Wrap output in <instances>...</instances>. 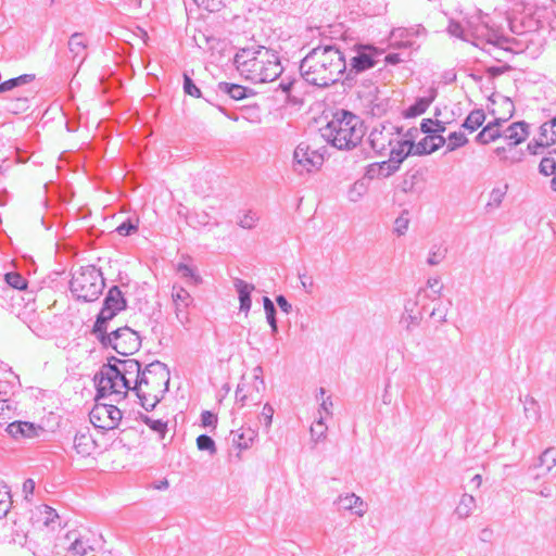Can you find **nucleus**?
Here are the masks:
<instances>
[{
	"label": "nucleus",
	"mask_w": 556,
	"mask_h": 556,
	"mask_svg": "<svg viewBox=\"0 0 556 556\" xmlns=\"http://www.w3.org/2000/svg\"><path fill=\"white\" fill-rule=\"evenodd\" d=\"M444 142L446 144V148L450 151H453L457 148L465 146L467 143V138L463 131H454L447 136L446 140H444L443 143Z\"/></svg>",
	"instance_id": "nucleus-33"
},
{
	"label": "nucleus",
	"mask_w": 556,
	"mask_h": 556,
	"mask_svg": "<svg viewBox=\"0 0 556 556\" xmlns=\"http://www.w3.org/2000/svg\"><path fill=\"white\" fill-rule=\"evenodd\" d=\"M219 90L229 94L235 100H242L247 96V89L240 85L220 83Z\"/></svg>",
	"instance_id": "nucleus-31"
},
{
	"label": "nucleus",
	"mask_w": 556,
	"mask_h": 556,
	"mask_svg": "<svg viewBox=\"0 0 556 556\" xmlns=\"http://www.w3.org/2000/svg\"><path fill=\"white\" fill-rule=\"evenodd\" d=\"M103 288L102 275L94 266L80 267L72 276V294L77 300L94 301L101 295Z\"/></svg>",
	"instance_id": "nucleus-7"
},
{
	"label": "nucleus",
	"mask_w": 556,
	"mask_h": 556,
	"mask_svg": "<svg viewBox=\"0 0 556 556\" xmlns=\"http://www.w3.org/2000/svg\"><path fill=\"white\" fill-rule=\"evenodd\" d=\"M343 502L345 503V508H348V509H355L357 515L363 516V514H364V509H363L364 504H363V501L359 497H357L354 494L346 495L343 498Z\"/></svg>",
	"instance_id": "nucleus-38"
},
{
	"label": "nucleus",
	"mask_w": 556,
	"mask_h": 556,
	"mask_svg": "<svg viewBox=\"0 0 556 556\" xmlns=\"http://www.w3.org/2000/svg\"><path fill=\"white\" fill-rule=\"evenodd\" d=\"M304 79L316 86L336 83L345 70V60L333 47L316 48L301 62Z\"/></svg>",
	"instance_id": "nucleus-2"
},
{
	"label": "nucleus",
	"mask_w": 556,
	"mask_h": 556,
	"mask_svg": "<svg viewBox=\"0 0 556 556\" xmlns=\"http://www.w3.org/2000/svg\"><path fill=\"white\" fill-rule=\"evenodd\" d=\"M88 42L79 34L72 35V62H77V70L74 74L77 77L88 55Z\"/></svg>",
	"instance_id": "nucleus-18"
},
{
	"label": "nucleus",
	"mask_w": 556,
	"mask_h": 556,
	"mask_svg": "<svg viewBox=\"0 0 556 556\" xmlns=\"http://www.w3.org/2000/svg\"><path fill=\"white\" fill-rule=\"evenodd\" d=\"M56 345L59 348L66 349V346H67L66 340L65 339L61 340L60 342L56 343Z\"/></svg>",
	"instance_id": "nucleus-53"
},
{
	"label": "nucleus",
	"mask_w": 556,
	"mask_h": 556,
	"mask_svg": "<svg viewBox=\"0 0 556 556\" xmlns=\"http://www.w3.org/2000/svg\"><path fill=\"white\" fill-rule=\"evenodd\" d=\"M256 433L252 429L240 428L235 432V437L232 439L233 445L242 452L252 446Z\"/></svg>",
	"instance_id": "nucleus-25"
},
{
	"label": "nucleus",
	"mask_w": 556,
	"mask_h": 556,
	"mask_svg": "<svg viewBox=\"0 0 556 556\" xmlns=\"http://www.w3.org/2000/svg\"><path fill=\"white\" fill-rule=\"evenodd\" d=\"M263 384L261 370L255 369L252 374L242 377L241 383L237 389V395H240V400L243 402L248 396L260 393Z\"/></svg>",
	"instance_id": "nucleus-15"
},
{
	"label": "nucleus",
	"mask_w": 556,
	"mask_h": 556,
	"mask_svg": "<svg viewBox=\"0 0 556 556\" xmlns=\"http://www.w3.org/2000/svg\"><path fill=\"white\" fill-rule=\"evenodd\" d=\"M36 488V483L31 478H28L23 483V493L25 496V500H28L30 495L34 494Z\"/></svg>",
	"instance_id": "nucleus-48"
},
{
	"label": "nucleus",
	"mask_w": 556,
	"mask_h": 556,
	"mask_svg": "<svg viewBox=\"0 0 556 556\" xmlns=\"http://www.w3.org/2000/svg\"><path fill=\"white\" fill-rule=\"evenodd\" d=\"M184 89H185V92L188 96H191L193 98H200L201 97L200 89L193 84L191 78L188 75H186V74L184 75Z\"/></svg>",
	"instance_id": "nucleus-44"
},
{
	"label": "nucleus",
	"mask_w": 556,
	"mask_h": 556,
	"mask_svg": "<svg viewBox=\"0 0 556 556\" xmlns=\"http://www.w3.org/2000/svg\"><path fill=\"white\" fill-rule=\"evenodd\" d=\"M434 98V92H430V94L427 97L419 98L413 105L405 110L404 116L407 118H412L424 114L428 110L429 105L432 103Z\"/></svg>",
	"instance_id": "nucleus-26"
},
{
	"label": "nucleus",
	"mask_w": 556,
	"mask_h": 556,
	"mask_svg": "<svg viewBox=\"0 0 556 556\" xmlns=\"http://www.w3.org/2000/svg\"><path fill=\"white\" fill-rule=\"evenodd\" d=\"M408 219L404 216H401L399 217L396 220H395V231L399 233V235H404L406 232V230L408 229Z\"/></svg>",
	"instance_id": "nucleus-49"
},
{
	"label": "nucleus",
	"mask_w": 556,
	"mask_h": 556,
	"mask_svg": "<svg viewBox=\"0 0 556 556\" xmlns=\"http://www.w3.org/2000/svg\"><path fill=\"white\" fill-rule=\"evenodd\" d=\"M172 299L176 309V316L181 321H188V307L192 304L193 300L190 293L181 287L174 286Z\"/></svg>",
	"instance_id": "nucleus-17"
},
{
	"label": "nucleus",
	"mask_w": 556,
	"mask_h": 556,
	"mask_svg": "<svg viewBox=\"0 0 556 556\" xmlns=\"http://www.w3.org/2000/svg\"><path fill=\"white\" fill-rule=\"evenodd\" d=\"M475 479H476V481H478V484H480V483H481V476L477 475V476L475 477Z\"/></svg>",
	"instance_id": "nucleus-58"
},
{
	"label": "nucleus",
	"mask_w": 556,
	"mask_h": 556,
	"mask_svg": "<svg viewBox=\"0 0 556 556\" xmlns=\"http://www.w3.org/2000/svg\"><path fill=\"white\" fill-rule=\"evenodd\" d=\"M139 30H140L141 37H142V39H143V42H147V40H148V34H147V31H146V30H143V29H139Z\"/></svg>",
	"instance_id": "nucleus-54"
},
{
	"label": "nucleus",
	"mask_w": 556,
	"mask_h": 556,
	"mask_svg": "<svg viewBox=\"0 0 556 556\" xmlns=\"http://www.w3.org/2000/svg\"><path fill=\"white\" fill-rule=\"evenodd\" d=\"M486 109L494 121L502 123L509 121L515 112L513 101L502 93H492Z\"/></svg>",
	"instance_id": "nucleus-12"
},
{
	"label": "nucleus",
	"mask_w": 556,
	"mask_h": 556,
	"mask_svg": "<svg viewBox=\"0 0 556 556\" xmlns=\"http://www.w3.org/2000/svg\"><path fill=\"white\" fill-rule=\"evenodd\" d=\"M197 447L200 451H207L210 454L216 453L215 442L206 434H201L197 438Z\"/></svg>",
	"instance_id": "nucleus-37"
},
{
	"label": "nucleus",
	"mask_w": 556,
	"mask_h": 556,
	"mask_svg": "<svg viewBox=\"0 0 556 556\" xmlns=\"http://www.w3.org/2000/svg\"><path fill=\"white\" fill-rule=\"evenodd\" d=\"M15 102H16V105L14 108H9L8 110H10L13 113H17V110L26 109V104H27V99L26 98H18V99H16Z\"/></svg>",
	"instance_id": "nucleus-50"
},
{
	"label": "nucleus",
	"mask_w": 556,
	"mask_h": 556,
	"mask_svg": "<svg viewBox=\"0 0 556 556\" xmlns=\"http://www.w3.org/2000/svg\"><path fill=\"white\" fill-rule=\"evenodd\" d=\"M475 498L471 495H464L460 498L459 505L456 510L460 517H465L468 515L469 510L473 506Z\"/></svg>",
	"instance_id": "nucleus-41"
},
{
	"label": "nucleus",
	"mask_w": 556,
	"mask_h": 556,
	"mask_svg": "<svg viewBox=\"0 0 556 556\" xmlns=\"http://www.w3.org/2000/svg\"><path fill=\"white\" fill-rule=\"evenodd\" d=\"M326 431L327 427L323 422L321 418L317 420L312 427H311V434L312 438L317 442L320 440H324L326 438Z\"/></svg>",
	"instance_id": "nucleus-42"
},
{
	"label": "nucleus",
	"mask_w": 556,
	"mask_h": 556,
	"mask_svg": "<svg viewBox=\"0 0 556 556\" xmlns=\"http://www.w3.org/2000/svg\"><path fill=\"white\" fill-rule=\"evenodd\" d=\"M70 532L64 533L62 536H58L52 548L53 556H68L70 544H68Z\"/></svg>",
	"instance_id": "nucleus-32"
},
{
	"label": "nucleus",
	"mask_w": 556,
	"mask_h": 556,
	"mask_svg": "<svg viewBox=\"0 0 556 556\" xmlns=\"http://www.w3.org/2000/svg\"><path fill=\"white\" fill-rule=\"evenodd\" d=\"M421 129L426 134H429L431 131L430 128H429V125H427V123H422L421 124Z\"/></svg>",
	"instance_id": "nucleus-52"
},
{
	"label": "nucleus",
	"mask_w": 556,
	"mask_h": 556,
	"mask_svg": "<svg viewBox=\"0 0 556 556\" xmlns=\"http://www.w3.org/2000/svg\"><path fill=\"white\" fill-rule=\"evenodd\" d=\"M235 286L239 294L240 309L248 313L251 307V292L254 290V286L243 280H237Z\"/></svg>",
	"instance_id": "nucleus-27"
},
{
	"label": "nucleus",
	"mask_w": 556,
	"mask_h": 556,
	"mask_svg": "<svg viewBox=\"0 0 556 556\" xmlns=\"http://www.w3.org/2000/svg\"><path fill=\"white\" fill-rule=\"evenodd\" d=\"M125 305L126 302L122 291L117 287L111 288L92 329L93 333L98 336L101 342H105V324L111 320L117 312L124 309Z\"/></svg>",
	"instance_id": "nucleus-8"
},
{
	"label": "nucleus",
	"mask_w": 556,
	"mask_h": 556,
	"mask_svg": "<svg viewBox=\"0 0 556 556\" xmlns=\"http://www.w3.org/2000/svg\"><path fill=\"white\" fill-rule=\"evenodd\" d=\"M140 372V365L136 361H117L103 366L100 372L98 391L101 397L115 396L123 400L134 389L132 384Z\"/></svg>",
	"instance_id": "nucleus-4"
},
{
	"label": "nucleus",
	"mask_w": 556,
	"mask_h": 556,
	"mask_svg": "<svg viewBox=\"0 0 556 556\" xmlns=\"http://www.w3.org/2000/svg\"><path fill=\"white\" fill-rule=\"evenodd\" d=\"M273 416H274V408L270 405L265 404L263 406V409L261 413L260 421L261 422L263 421L265 427H269L273 421Z\"/></svg>",
	"instance_id": "nucleus-46"
},
{
	"label": "nucleus",
	"mask_w": 556,
	"mask_h": 556,
	"mask_svg": "<svg viewBox=\"0 0 556 556\" xmlns=\"http://www.w3.org/2000/svg\"><path fill=\"white\" fill-rule=\"evenodd\" d=\"M264 308L266 313V317L273 328L274 331H276V319H275V306L273 302L268 298H264Z\"/></svg>",
	"instance_id": "nucleus-45"
},
{
	"label": "nucleus",
	"mask_w": 556,
	"mask_h": 556,
	"mask_svg": "<svg viewBox=\"0 0 556 556\" xmlns=\"http://www.w3.org/2000/svg\"><path fill=\"white\" fill-rule=\"evenodd\" d=\"M277 304L279 305V307L285 311L286 313L289 312L291 305L288 303V301L282 296V295H279L277 299Z\"/></svg>",
	"instance_id": "nucleus-51"
},
{
	"label": "nucleus",
	"mask_w": 556,
	"mask_h": 556,
	"mask_svg": "<svg viewBox=\"0 0 556 556\" xmlns=\"http://www.w3.org/2000/svg\"><path fill=\"white\" fill-rule=\"evenodd\" d=\"M31 520L42 523L46 527L52 526V528H54V523L58 521V525L60 526V516L55 509L46 504L36 507L33 511Z\"/></svg>",
	"instance_id": "nucleus-21"
},
{
	"label": "nucleus",
	"mask_w": 556,
	"mask_h": 556,
	"mask_svg": "<svg viewBox=\"0 0 556 556\" xmlns=\"http://www.w3.org/2000/svg\"><path fill=\"white\" fill-rule=\"evenodd\" d=\"M549 454H553V455H554V453H553V452H551V451H546V452L543 454V457H547Z\"/></svg>",
	"instance_id": "nucleus-59"
},
{
	"label": "nucleus",
	"mask_w": 556,
	"mask_h": 556,
	"mask_svg": "<svg viewBox=\"0 0 556 556\" xmlns=\"http://www.w3.org/2000/svg\"><path fill=\"white\" fill-rule=\"evenodd\" d=\"M39 429L33 422L17 420L9 424L5 430L12 438L18 439L34 438Z\"/></svg>",
	"instance_id": "nucleus-20"
},
{
	"label": "nucleus",
	"mask_w": 556,
	"mask_h": 556,
	"mask_svg": "<svg viewBox=\"0 0 556 556\" xmlns=\"http://www.w3.org/2000/svg\"><path fill=\"white\" fill-rule=\"evenodd\" d=\"M553 176H554V177H553V179H552V181H551V184H552V189H553L554 191H556V175H553Z\"/></svg>",
	"instance_id": "nucleus-55"
},
{
	"label": "nucleus",
	"mask_w": 556,
	"mask_h": 556,
	"mask_svg": "<svg viewBox=\"0 0 556 556\" xmlns=\"http://www.w3.org/2000/svg\"><path fill=\"white\" fill-rule=\"evenodd\" d=\"M169 371L162 363L149 364L138 375L134 389L146 408H154L167 391Z\"/></svg>",
	"instance_id": "nucleus-5"
},
{
	"label": "nucleus",
	"mask_w": 556,
	"mask_h": 556,
	"mask_svg": "<svg viewBox=\"0 0 556 556\" xmlns=\"http://www.w3.org/2000/svg\"><path fill=\"white\" fill-rule=\"evenodd\" d=\"M12 496L9 486L0 481V518L5 517L12 507Z\"/></svg>",
	"instance_id": "nucleus-28"
},
{
	"label": "nucleus",
	"mask_w": 556,
	"mask_h": 556,
	"mask_svg": "<svg viewBox=\"0 0 556 556\" xmlns=\"http://www.w3.org/2000/svg\"><path fill=\"white\" fill-rule=\"evenodd\" d=\"M74 450L79 463H86L96 458L97 442L92 435L87 432H78L74 438Z\"/></svg>",
	"instance_id": "nucleus-13"
},
{
	"label": "nucleus",
	"mask_w": 556,
	"mask_h": 556,
	"mask_svg": "<svg viewBox=\"0 0 556 556\" xmlns=\"http://www.w3.org/2000/svg\"><path fill=\"white\" fill-rule=\"evenodd\" d=\"M502 122L492 121L478 135V140L481 143H490L497 139L503 141Z\"/></svg>",
	"instance_id": "nucleus-23"
},
{
	"label": "nucleus",
	"mask_w": 556,
	"mask_h": 556,
	"mask_svg": "<svg viewBox=\"0 0 556 556\" xmlns=\"http://www.w3.org/2000/svg\"><path fill=\"white\" fill-rule=\"evenodd\" d=\"M177 269L182 278L191 279L194 283L200 282L201 279L199 275H197L195 271L190 266L186 264H179Z\"/></svg>",
	"instance_id": "nucleus-43"
},
{
	"label": "nucleus",
	"mask_w": 556,
	"mask_h": 556,
	"mask_svg": "<svg viewBox=\"0 0 556 556\" xmlns=\"http://www.w3.org/2000/svg\"><path fill=\"white\" fill-rule=\"evenodd\" d=\"M141 419L151 431L155 432L159 439H165L168 433V421L166 419L154 415H144Z\"/></svg>",
	"instance_id": "nucleus-24"
},
{
	"label": "nucleus",
	"mask_w": 556,
	"mask_h": 556,
	"mask_svg": "<svg viewBox=\"0 0 556 556\" xmlns=\"http://www.w3.org/2000/svg\"><path fill=\"white\" fill-rule=\"evenodd\" d=\"M258 220V217L253 212H244L239 218V225L244 229H252Z\"/></svg>",
	"instance_id": "nucleus-40"
},
{
	"label": "nucleus",
	"mask_w": 556,
	"mask_h": 556,
	"mask_svg": "<svg viewBox=\"0 0 556 556\" xmlns=\"http://www.w3.org/2000/svg\"><path fill=\"white\" fill-rule=\"evenodd\" d=\"M321 406H323V408H324L326 412H328V407H327V403H326V401H324V402H323Z\"/></svg>",
	"instance_id": "nucleus-57"
},
{
	"label": "nucleus",
	"mask_w": 556,
	"mask_h": 556,
	"mask_svg": "<svg viewBox=\"0 0 556 556\" xmlns=\"http://www.w3.org/2000/svg\"><path fill=\"white\" fill-rule=\"evenodd\" d=\"M323 136L338 149H350L361 142L364 130L357 116L342 111L328 122Z\"/></svg>",
	"instance_id": "nucleus-6"
},
{
	"label": "nucleus",
	"mask_w": 556,
	"mask_h": 556,
	"mask_svg": "<svg viewBox=\"0 0 556 556\" xmlns=\"http://www.w3.org/2000/svg\"><path fill=\"white\" fill-rule=\"evenodd\" d=\"M102 343L110 345L118 354L127 356L135 354L139 350L141 339L135 330L122 327L105 336V342Z\"/></svg>",
	"instance_id": "nucleus-9"
},
{
	"label": "nucleus",
	"mask_w": 556,
	"mask_h": 556,
	"mask_svg": "<svg viewBox=\"0 0 556 556\" xmlns=\"http://www.w3.org/2000/svg\"><path fill=\"white\" fill-rule=\"evenodd\" d=\"M201 422L203 427L215 428L217 424V417L213 413L205 410L201 414Z\"/></svg>",
	"instance_id": "nucleus-47"
},
{
	"label": "nucleus",
	"mask_w": 556,
	"mask_h": 556,
	"mask_svg": "<svg viewBox=\"0 0 556 556\" xmlns=\"http://www.w3.org/2000/svg\"><path fill=\"white\" fill-rule=\"evenodd\" d=\"M67 250H68V244L66 242H56L55 243V258L58 262V267L55 269H53L49 275L51 282H56L59 277L65 275L66 263L68 260Z\"/></svg>",
	"instance_id": "nucleus-19"
},
{
	"label": "nucleus",
	"mask_w": 556,
	"mask_h": 556,
	"mask_svg": "<svg viewBox=\"0 0 556 556\" xmlns=\"http://www.w3.org/2000/svg\"><path fill=\"white\" fill-rule=\"evenodd\" d=\"M139 222V218H136L135 222L128 219L117 226L116 231L124 237L135 233L138 230Z\"/></svg>",
	"instance_id": "nucleus-39"
},
{
	"label": "nucleus",
	"mask_w": 556,
	"mask_h": 556,
	"mask_svg": "<svg viewBox=\"0 0 556 556\" xmlns=\"http://www.w3.org/2000/svg\"><path fill=\"white\" fill-rule=\"evenodd\" d=\"M485 115L483 111L476 110L472 111L466 118L463 126L468 129L470 132L476 131L482 124L484 123Z\"/></svg>",
	"instance_id": "nucleus-30"
},
{
	"label": "nucleus",
	"mask_w": 556,
	"mask_h": 556,
	"mask_svg": "<svg viewBox=\"0 0 556 556\" xmlns=\"http://www.w3.org/2000/svg\"><path fill=\"white\" fill-rule=\"evenodd\" d=\"M379 51L370 46H359L356 48V54L351 59V66L356 72H363L376 64V58Z\"/></svg>",
	"instance_id": "nucleus-14"
},
{
	"label": "nucleus",
	"mask_w": 556,
	"mask_h": 556,
	"mask_svg": "<svg viewBox=\"0 0 556 556\" xmlns=\"http://www.w3.org/2000/svg\"><path fill=\"white\" fill-rule=\"evenodd\" d=\"M540 172L545 176L556 175V153H549V155L542 159L540 163Z\"/></svg>",
	"instance_id": "nucleus-34"
},
{
	"label": "nucleus",
	"mask_w": 556,
	"mask_h": 556,
	"mask_svg": "<svg viewBox=\"0 0 556 556\" xmlns=\"http://www.w3.org/2000/svg\"><path fill=\"white\" fill-rule=\"evenodd\" d=\"M294 159L307 172L319 168L324 163V152L317 142H301L295 151Z\"/></svg>",
	"instance_id": "nucleus-11"
},
{
	"label": "nucleus",
	"mask_w": 556,
	"mask_h": 556,
	"mask_svg": "<svg viewBox=\"0 0 556 556\" xmlns=\"http://www.w3.org/2000/svg\"><path fill=\"white\" fill-rule=\"evenodd\" d=\"M235 64L239 74L254 84L273 81L281 72L276 53L264 47L240 50Z\"/></svg>",
	"instance_id": "nucleus-3"
},
{
	"label": "nucleus",
	"mask_w": 556,
	"mask_h": 556,
	"mask_svg": "<svg viewBox=\"0 0 556 556\" xmlns=\"http://www.w3.org/2000/svg\"><path fill=\"white\" fill-rule=\"evenodd\" d=\"M442 136L428 134L417 146L409 139L390 131H374L370 134V143L374 150L381 156H388V160L380 163L381 170H394L412 153L419 154L431 153L443 144Z\"/></svg>",
	"instance_id": "nucleus-1"
},
{
	"label": "nucleus",
	"mask_w": 556,
	"mask_h": 556,
	"mask_svg": "<svg viewBox=\"0 0 556 556\" xmlns=\"http://www.w3.org/2000/svg\"><path fill=\"white\" fill-rule=\"evenodd\" d=\"M72 556H94L93 549L83 539H76L72 544Z\"/></svg>",
	"instance_id": "nucleus-35"
},
{
	"label": "nucleus",
	"mask_w": 556,
	"mask_h": 556,
	"mask_svg": "<svg viewBox=\"0 0 556 556\" xmlns=\"http://www.w3.org/2000/svg\"><path fill=\"white\" fill-rule=\"evenodd\" d=\"M65 128L67 131H70V118L65 121Z\"/></svg>",
	"instance_id": "nucleus-56"
},
{
	"label": "nucleus",
	"mask_w": 556,
	"mask_h": 556,
	"mask_svg": "<svg viewBox=\"0 0 556 556\" xmlns=\"http://www.w3.org/2000/svg\"><path fill=\"white\" fill-rule=\"evenodd\" d=\"M35 79L34 74H23L21 76L8 79L0 84V92H4L8 90H12L15 87H18L24 84H28Z\"/></svg>",
	"instance_id": "nucleus-29"
},
{
	"label": "nucleus",
	"mask_w": 556,
	"mask_h": 556,
	"mask_svg": "<svg viewBox=\"0 0 556 556\" xmlns=\"http://www.w3.org/2000/svg\"><path fill=\"white\" fill-rule=\"evenodd\" d=\"M529 136V126L525 122H516L510 124L503 132V143L513 148L523 141Z\"/></svg>",
	"instance_id": "nucleus-16"
},
{
	"label": "nucleus",
	"mask_w": 556,
	"mask_h": 556,
	"mask_svg": "<svg viewBox=\"0 0 556 556\" xmlns=\"http://www.w3.org/2000/svg\"><path fill=\"white\" fill-rule=\"evenodd\" d=\"M123 418L122 410L114 404L98 402L90 412L91 424L99 429H115Z\"/></svg>",
	"instance_id": "nucleus-10"
},
{
	"label": "nucleus",
	"mask_w": 556,
	"mask_h": 556,
	"mask_svg": "<svg viewBox=\"0 0 556 556\" xmlns=\"http://www.w3.org/2000/svg\"><path fill=\"white\" fill-rule=\"evenodd\" d=\"M535 143L539 147H549L556 143V118L544 123L540 127Z\"/></svg>",
	"instance_id": "nucleus-22"
},
{
	"label": "nucleus",
	"mask_w": 556,
	"mask_h": 556,
	"mask_svg": "<svg viewBox=\"0 0 556 556\" xmlns=\"http://www.w3.org/2000/svg\"><path fill=\"white\" fill-rule=\"evenodd\" d=\"M5 280L9 286L17 290H23L27 287V280L18 273L11 271L5 274Z\"/></svg>",
	"instance_id": "nucleus-36"
}]
</instances>
